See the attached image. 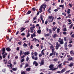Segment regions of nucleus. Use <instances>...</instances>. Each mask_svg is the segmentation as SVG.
<instances>
[{
  "label": "nucleus",
  "instance_id": "1",
  "mask_svg": "<svg viewBox=\"0 0 74 74\" xmlns=\"http://www.w3.org/2000/svg\"><path fill=\"white\" fill-rule=\"evenodd\" d=\"M58 42H59L60 44H59L58 42H57L56 43V49H58L60 47V44L62 45L64 44V42L63 41V39H61V38H60L59 39Z\"/></svg>",
  "mask_w": 74,
  "mask_h": 74
},
{
  "label": "nucleus",
  "instance_id": "2",
  "mask_svg": "<svg viewBox=\"0 0 74 74\" xmlns=\"http://www.w3.org/2000/svg\"><path fill=\"white\" fill-rule=\"evenodd\" d=\"M44 6L45 8H47V5L46 4H42V5H41L40 8L39 9V10H40L39 12H40V13H41V12H42V8H43Z\"/></svg>",
  "mask_w": 74,
  "mask_h": 74
},
{
  "label": "nucleus",
  "instance_id": "3",
  "mask_svg": "<svg viewBox=\"0 0 74 74\" xmlns=\"http://www.w3.org/2000/svg\"><path fill=\"white\" fill-rule=\"evenodd\" d=\"M55 48L52 49V53H54L55 54H56V56L58 57V53H56V51H55Z\"/></svg>",
  "mask_w": 74,
  "mask_h": 74
},
{
  "label": "nucleus",
  "instance_id": "4",
  "mask_svg": "<svg viewBox=\"0 0 74 74\" xmlns=\"http://www.w3.org/2000/svg\"><path fill=\"white\" fill-rule=\"evenodd\" d=\"M1 51H2L3 52L2 53V55H4L5 53V49L4 48H3L1 49Z\"/></svg>",
  "mask_w": 74,
  "mask_h": 74
},
{
  "label": "nucleus",
  "instance_id": "5",
  "mask_svg": "<svg viewBox=\"0 0 74 74\" xmlns=\"http://www.w3.org/2000/svg\"><path fill=\"white\" fill-rule=\"evenodd\" d=\"M62 63H61V64L58 65L57 66V68H59V69H62Z\"/></svg>",
  "mask_w": 74,
  "mask_h": 74
},
{
  "label": "nucleus",
  "instance_id": "6",
  "mask_svg": "<svg viewBox=\"0 0 74 74\" xmlns=\"http://www.w3.org/2000/svg\"><path fill=\"white\" fill-rule=\"evenodd\" d=\"M44 60L41 61L40 66H42V65H44Z\"/></svg>",
  "mask_w": 74,
  "mask_h": 74
},
{
  "label": "nucleus",
  "instance_id": "7",
  "mask_svg": "<svg viewBox=\"0 0 74 74\" xmlns=\"http://www.w3.org/2000/svg\"><path fill=\"white\" fill-rule=\"evenodd\" d=\"M45 50H46L45 49H43L41 51V53L42 55H43V56H44V55H45V53L44 52V51Z\"/></svg>",
  "mask_w": 74,
  "mask_h": 74
},
{
  "label": "nucleus",
  "instance_id": "8",
  "mask_svg": "<svg viewBox=\"0 0 74 74\" xmlns=\"http://www.w3.org/2000/svg\"><path fill=\"white\" fill-rule=\"evenodd\" d=\"M33 64L35 66H38V63L37 62H36V61H35L34 62H33Z\"/></svg>",
  "mask_w": 74,
  "mask_h": 74
},
{
  "label": "nucleus",
  "instance_id": "9",
  "mask_svg": "<svg viewBox=\"0 0 74 74\" xmlns=\"http://www.w3.org/2000/svg\"><path fill=\"white\" fill-rule=\"evenodd\" d=\"M50 10H51V7H50L47 10L48 12H49V14H51V12Z\"/></svg>",
  "mask_w": 74,
  "mask_h": 74
},
{
  "label": "nucleus",
  "instance_id": "10",
  "mask_svg": "<svg viewBox=\"0 0 74 74\" xmlns=\"http://www.w3.org/2000/svg\"><path fill=\"white\" fill-rule=\"evenodd\" d=\"M65 71H66V69L64 68L61 71V73H64V72H65Z\"/></svg>",
  "mask_w": 74,
  "mask_h": 74
},
{
  "label": "nucleus",
  "instance_id": "11",
  "mask_svg": "<svg viewBox=\"0 0 74 74\" xmlns=\"http://www.w3.org/2000/svg\"><path fill=\"white\" fill-rule=\"evenodd\" d=\"M41 29H38L37 31V33H38V34H41Z\"/></svg>",
  "mask_w": 74,
  "mask_h": 74
},
{
  "label": "nucleus",
  "instance_id": "12",
  "mask_svg": "<svg viewBox=\"0 0 74 74\" xmlns=\"http://www.w3.org/2000/svg\"><path fill=\"white\" fill-rule=\"evenodd\" d=\"M6 50L8 52V51H10H10H11V49L10 48L7 47L6 48Z\"/></svg>",
  "mask_w": 74,
  "mask_h": 74
},
{
  "label": "nucleus",
  "instance_id": "13",
  "mask_svg": "<svg viewBox=\"0 0 74 74\" xmlns=\"http://www.w3.org/2000/svg\"><path fill=\"white\" fill-rule=\"evenodd\" d=\"M74 63H73V62H71L69 64V67H73V66H74Z\"/></svg>",
  "mask_w": 74,
  "mask_h": 74
},
{
  "label": "nucleus",
  "instance_id": "14",
  "mask_svg": "<svg viewBox=\"0 0 74 74\" xmlns=\"http://www.w3.org/2000/svg\"><path fill=\"white\" fill-rule=\"evenodd\" d=\"M53 38H55L56 37H58V35H57V34H54L53 36Z\"/></svg>",
  "mask_w": 74,
  "mask_h": 74
},
{
  "label": "nucleus",
  "instance_id": "15",
  "mask_svg": "<svg viewBox=\"0 0 74 74\" xmlns=\"http://www.w3.org/2000/svg\"><path fill=\"white\" fill-rule=\"evenodd\" d=\"M67 42H65L64 44V46L65 48H67Z\"/></svg>",
  "mask_w": 74,
  "mask_h": 74
},
{
  "label": "nucleus",
  "instance_id": "16",
  "mask_svg": "<svg viewBox=\"0 0 74 74\" xmlns=\"http://www.w3.org/2000/svg\"><path fill=\"white\" fill-rule=\"evenodd\" d=\"M37 40V39L36 38H34L33 39V40H32V41H35V42H36Z\"/></svg>",
  "mask_w": 74,
  "mask_h": 74
},
{
  "label": "nucleus",
  "instance_id": "17",
  "mask_svg": "<svg viewBox=\"0 0 74 74\" xmlns=\"http://www.w3.org/2000/svg\"><path fill=\"white\" fill-rule=\"evenodd\" d=\"M53 55L54 56H55V55L56 54H55V53H52L50 54L49 56H52Z\"/></svg>",
  "mask_w": 74,
  "mask_h": 74
},
{
  "label": "nucleus",
  "instance_id": "18",
  "mask_svg": "<svg viewBox=\"0 0 74 74\" xmlns=\"http://www.w3.org/2000/svg\"><path fill=\"white\" fill-rule=\"evenodd\" d=\"M24 54L25 55H29L30 53H29V51H28L27 52H25Z\"/></svg>",
  "mask_w": 74,
  "mask_h": 74
},
{
  "label": "nucleus",
  "instance_id": "19",
  "mask_svg": "<svg viewBox=\"0 0 74 74\" xmlns=\"http://www.w3.org/2000/svg\"><path fill=\"white\" fill-rule=\"evenodd\" d=\"M71 10L70 9H68L67 11V13L68 14L70 13V11Z\"/></svg>",
  "mask_w": 74,
  "mask_h": 74
},
{
  "label": "nucleus",
  "instance_id": "20",
  "mask_svg": "<svg viewBox=\"0 0 74 74\" xmlns=\"http://www.w3.org/2000/svg\"><path fill=\"white\" fill-rule=\"evenodd\" d=\"M51 36V34L49 33L48 34H46L45 35V37H48V36Z\"/></svg>",
  "mask_w": 74,
  "mask_h": 74
},
{
  "label": "nucleus",
  "instance_id": "21",
  "mask_svg": "<svg viewBox=\"0 0 74 74\" xmlns=\"http://www.w3.org/2000/svg\"><path fill=\"white\" fill-rule=\"evenodd\" d=\"M54 65L53 64H51L49 66V68H53Z\"/></svg>",
  "mask_w": 74,
  "mask_h": 74
},
{
  "label": "nucleus",
  "instance_id": "22",
  "mask_svg": "<svg viewBox=\"0 0 74 74\" xmlns=\"http://www.w3.org/2000/svg\"><path fill=\"white\" fill-rule=\"evenodd\" d=\"M26 71H30V68H27L26 69Z\"/></svg>",
  "mask_w": 74,
  "mask_h": 74
},
{
  "label": "nucleus",
  "instance_id": "23",
  "mask_svg": "<svg viewBox=\"0 0 74 74\" xmlns=\"http://www.w3.org/2000/svg\"><path fill=\"white\" fill-rule=\"evenodd\" d=\"M34 54L35 56H37L38 55V53L37 52H35L34 53Z\"/></svg>",
  "mask_w": 74,
  "mask_h": 74
},
{
  "label": "nucleus",
  "instance_id": "24",
  "mask_svg": "<svg viewBox=\"0 0 74 74\" xmlns=\"http://www.w3.org/2000/svg\"><path fill=\"white\" fill-rule=\"evenodd\" d=\"M12 70L13 71H16V70H17V68H13L12 69Z\"/></svg>",
  "mask_w": 74,
  "mask_h": 74
},
{
  "label": "nucleus",
  "instance_id": "25",
  "mask_svg": "<svg viewBox=\"0 0 74 74\" xmlns=\"http://www.w3.org/2000/svg\"><path fill=\"white\" fill-rule=\"evenodd\" d=\"M50 48L51 49H54V47L53 46V45H51L50 46Z\"/></svg>",
  "mask_w": 74,
  "mask_h": 74
},
{
  "label": "nucleus",
  "instance_id": "26",
  "mask_svg": "<svg viewBox=\"0 0 74 74\" xmlns=\"http://www.w3.org/2000/svg\"><path fill=\"white\" fill-rule=\"evenodd\" d=\"M31 12H32L30 10L28 11V12L27 13V15H29V14H30Z\"/></svg>",
  "mask_w": 74,
  "mask_h": 74
},
{
  "label": "nucleus",
  "instance_id": "27",
  "mask_svg": "<svg viewBox=\"0 0 74 74\" xmlns=\"http://www.w3.org/2000/svg\"><path fill=\"white\" fill-rule=\"evenodd\" d=\"M57 28V27H54L52 29V30L53 31H55V30H56V29Z\"/></svg>",
  "mask_w": 74,
  "mask_h": 74
},
{
  "label": "nucleus",
  "instance_id": "28",
  "mask_svg": "<svg viewBox=\"0 0 74 74\" xmlns=\"http://www.w3.org/2000/svg\"><path fill=\"white\" fill-rule=\"evenodd\" d=\"M49 33L50 34H52V30H51V29H49Z\"/></svg>",
  "mask_w": 74,
  "mask_h": 74
},
{
  "label": "nucleus",
  "instance_id": "29",
  "mask_svg": "<svg viewBox=\"0 0 74 74\" xmlns=\"http://www.w3.org/2000/svg\"><path fill=\"white\" fill-rule=\"evenodd\" d=\"M73 57H70V58L68 59V60L70 61L73 60Z\"/></svg>",
  "mask_w": 74,
  "mask_h": 74
},
{
  "label": "nucleus",
  "instance_id": "30",
  "mask_svg": "<svg viewBox=\"0 0 74 74\" xmlns=\"http://www.w3.org/2000/svg\"><path fill=\"white\" fill-rule=\"evenodd\" d=\"M28 45L27 44H26V43H24L23 45V46L24 47H27Z\"/></svg>",
  "mask_w": 74,
  "mask_h": 74
},
{
  "label": "nucleus",
  "instance_id": "31",
  "mask_svg": "<svg viewBox=\"0 0 74 74\" xmlns=\"http://www.w3.org/2000/svg\"><path fill=\"white\" fill-rule=\"evenodd\" d=\"M53 69V68H52L51 70H52V71H53L54 70H56V69H58V68H54Z\"/></svg>",
  "mask_w": 74,
  "mask_h": 74
},
{
  "label": "nucleus",
  "instance_id": "32",
  "mask_svg": "<svg viewBox=\"0 0 74 74\" xmlns=\"http://www.w3.org/2000/svg\"><path fill=\"white\" fill-rule=\"evenodd\" d=\"M20 56H22V52H23V51H22V50L21 51H20Z\"/></svg>",
  "mask_w": 74,
  "mask_h": 74
},
{
  "label": "nucleus",
  "instance_id": "33",
  "mask_svg": "<svg viewBox=\"0 0 74 74\" xmlns=\"http://www.w3.org/2000/svg\"><path fill=\"white\" fill-rule=\"evenodd\" d=\"M28 66H29V64H26L25 66L24 69H25V68H26V67H28Z\"/></svg>",
  "mask_w": 74,
  "mask_h": 74
},
{
  "label": "nucleus",
  "instance_id": "34",
  "mask_svg": "<svg viewBox=\"0 0 74 74\" xmlns=\"http://www.w3.org/2000/svg\"><path fill=\"white\" fill-rule=\"evenodd\" d=\"M64 40L65 41H67V37H64Z\"/></svg>",
  "mask_w": 74,
  "mask_h": 74
},
{
  "label": "nucleus",
  "instance_id": "35",
  "mask_svg": "<svg viewBox=\"0 0 74 74\" xmlns=\"http://www.w3.org/2000/svg\"><path fill=\"white\" fill-rule=\"evenodd\" d=\"M70 53L71 55H73H73H74V53L72 51H70Z\"/></svg>",
  "mask_w": 74,
  "mask_h": 74
},
{
  "label": "nucleus",
  "instance_id": "36",
  "mask_svg": "<svg viewBox=\"0 0 74 74\" xmlns=\"http://www.w3.org/2000/svg\"><path fill=\"white\" fill-rule=\"evenodd\" d=\"M73 25L72 24H71L69 27V28H70L71 29V28H72V27H73Z\"/></svg>",
  "mask_w": 74,
  "mask_h": 74
},
{
  "label": "nucleus",
  "instance_id": "37",
  "mask_svg": "<svg viewBox=\"0 0 74 74\" xmlns=\"http://www.w3.org/2000/svg\"><path fill=\"white\" fill-rule=\"evenodd\" d=\"M3 56V59H4V58H5L6 57V56L5 55V54H3V55L2 56Z\"/></svg>",
  "mask_w": 74,
  "mask_h": 74
},
{
  "label": "nucleus",
  "instance_id": "38",
  "mask_svg": "<svg viewBox=\"0 0 74 74\" xmlns=\"http://www.w3.org/2000/svg\"><path fill=\"white\" fill-rule=\"evenodd\" d=\"M60 29L59 28L57 29V32L58 33H59V32H60Z\"/></svg>",
  "mask_w": 74,
  "mask_h": 74
},
{
  "label": "nucleus",
  "instance_id": "39",
  "mask_svg": "<svg viewBox=\"0 0 74 74\" xmlns=\"http://www.w3.org/2000/svg\"><path fill=\"white\" fill-rule=\"evenodd\" d=\"M30 34H27V37L28 38L30 36Z\"/></svg>",
  "mask_w": 74,
  "mask_h": 74
},
{
  "label": "nucleus",
  "instance_id": "40",
  "mask_svg": "<svg viewBox=\"0 0 74 74\" xmlns=\"http://www.w3.org/2000/svg\"><path fill=\"white\" fill-rule=\"evenodd\" d=\"M24 58L21 59V63H22V62H24Z\"/></svg>",
  "mask_w": 74,
  "mask_h": 74
},
{
  "label": "nucleus",
  "instance_id": "41",
  "mask_svg": "<svg viewBox=\"0 0 74 74\" xmlns=\"http://www.w3.org/2000/svg\"><path fill=\"white\" fill-rule=\"evenodd\" d=\"M18 44H19V45H22V42L21 41L18 42Z\"/></svg>",
  "mask_w": 74,
  "mask_h": 74
},
{
  "label": "nucleus",
  "instance_id": "42",
  "mask_svg": "<svg viewBox=\"0 0 74 74\" xmlns=\"http://www.w3.org/2000/svg\"><path fill=\"white\" fill-rule=\"evenodd\" d=\"M26 74V72L25 71H23L21 72V74Z\"/></svg>",
  "mask_w": 74,
  "mask_h": 74
},
{
  "label": "nucleus",
  "instance_id": "43",
  "mask_svg": "<svg viewBox=\"0 0 74 74\" xmlns=\"http://www.w3.org/2000/svg\"><path fill=\"white\" fill-rule=\"evenodd\" d=\"M25 29H26V28H23V29L21 31V32H23V31H24V30H25Z\"/></svg>",
  "mask_w": 74,
  "mask_h": 74
},
{
  "label": "nucleus",
  "instance_id": "44",
  "mask_svg": "<svg viewBox=\"0 0 74 74\" xmlns=\"http://www.w3.org/2000/svg\"><path fill=\"white\" fill-rule=\"evenodd\" d=\"M40 18L41 21H42V20H43V19H43V18H42V15L40 16Z\"/></svg>",
  "mask_w": 74,
  "mask_h": 74
},
{
  "label": "nucleus",
  "instance_id": "45",
  "mask_svg": "<svg viewBox=\"0 0 74 74\" xmlns=\"http://www.w3.org/2000/svg\"><path fill=\"white\" fill-rule=\"evenodd\" d=\"M29 57L28 56L27 58H26V61L27 62L29 61Z\"/></svg>",
  "mask_w": 74,
  "mask_h": 74
},
{
  "label": "nucleus",
  "instance_id": "46",
  "mask_svg": "<svg viewBox=\"0 0 74 74\" xmlns=\"http://www.w3.org/2000/svg\"><path fill=\"white\" fill-rule=\"evenodd\" d=\"M9 64H10V66L11 67V68H12V64H11V63H9Z\"/></svg>",
  "mask_w": 74,
  "mask_h": 74
},
{
  "label": "nucleus",
  "instance_id": "47",
  "mask_svg": "<svg viewBox=\"0 0 74 74\" xmlns=\"http://www.w3.org/2000/svg\"><path fill=\"white\" fill-rule=\"evenodd\" d=\"M62 14L63 15H64L65 16H66V13H62Z\"/></svg>",
  "mask_w": 74,
  "mask_h": 74
},
{
  "label": "nucleus",
  "instance_id": "48",
  "mask_svg": "<svg viewBox=\"0 0 74 74\" xmlns=\"http://www.w3.org/2000/svg\"><path fill=\"white\" fill-rule=\"evenodd\" d=\"M66 30H67V29H66V28H65L63 29V31L64 32H66Z\"/></svg>",
  "mask_w": 74,
  "mask_h": 74
},
{
  "label": "nucleus",
  "instance_id": "49",
  "mask_svg": "<svg viewBox=\"0 0 74 74\" xmlns=\"http://www.w3.org/2000/svg\"><path fill=\"white\" fill-rule=\"evenodd\" d=\"M25 34L24 33H23L21 34V36H25Z\"/></svg>",
  "mask_w": 74,
  "mask_h": 74
},
{
  "label": "nucleus",
  "instance_id": "50",
  "mask_svg": "<svg viewBox=\"0 0 74 74\" xmlns=\"http://www.w3.org/2000/svg\"><path fill=\"white\" fill-rule=\"evenodd\" d=\"M42 55L40 53L39 55V58H41V56H42Z\"/></svg>",
  "mask_w": 74,
  "mask_h": 74
},
{
  "label": "nucleus",
  "instance_id": "51",
  "mask_svg": "<svg viewBox=\"0 0 74 74\" xmlns=\"http://www.w3.org/2000/svg\"><path fill=\"white\" fill-rule=\"evenodd\" d=\"M63 34L64 35H66V34H67V32H63Z\"/></svg>",
  "mask_w": 74,
  "mask_h": 74
},
{
  "label": "nucleus",
  "instance_id": "52",
  "mask_svg": "<svg viewBox=\"0 0 74 74\" xmlns=\"http://www.w3.org/2000/svg\"><path fill=\"white\" fill-rule=\"evenodd\" d=\"M45 25H47L48 24V21L47 20L45 21Z\"/></svg>",
  "mask_w": 74,
  "mask_h": 74
},
{
  "label": "nucleus",
  "instance_id": "53",
  "mask_svg": "<svg viewBox=\"0 0 74 74\" xmlns=\"http://www.w3.org/2000/svg\"><path fill=\"white\" fill-rule=\"evenodd\" d=\"M32 10L33 11H36V9L34 8H32Z\"/></svg>",
  "mask_w": 74,
  "mask_h": 74
},
{
  "label": "nucleus",
  "instance_id": "54",
  "mask_svg": "<svg viewBox=\"0 0 74 74\" xmlns=\"http://www.w3.org/2000/svg\"><path fill=\"white\" fill-rule=\"evenodd\" d=\"M34 60H37V59H38V58H37V56H36L35 58H34Z\"/></svg>",
  "mask_w": 74,
  "mask_h": 74
},
{
  "label": "nucleus",
  "instance_id": "55",
  "mask_svg": "<svg viewBox=\"0 0 74 74\" xmlns=\"http://www.w3.org/2000/svg\"><path fill=\"white\" fill-rule=\"evenodd\" d=\"M57 60H58L57 58H55L53 59V61L54 62H56L57 61Z\"/></svg>",
  "mask_w": 74,
  "mask_h": 74
},
{
  "label": "nucleus",
  "instance_id": "56",
  "mask_svg": "<svg viewBox=\"0 0 74 74\" xmlns=\"http://www.w3.org/2000/svg\"><path fill=\"white\" fill-rule=\"evenodd\" d=\"M52 16H49V18L50 19H52Z\"/></svg>",
  "mask_w": 74,
  "mask_h": 74
},
{
  "label": "nucleus",
  "instance_id": "57",
  "mask_svg": "<svg viewBox=\"0 0 74 74\" xmlns=\"http://www.w3.org/2000/svg\"><path fill=\"white\" fill-rule=\"evenodd\" d=\"M59 7H64V5H59Z\"/></svg>",
  "mask_w": 74,
  "mask_h": 74
},
{
  "label": "nucleus",
  "instance_id": "58",
  "mask_svg": "<svg viewBox=\"0 0 74 74\" xmlns=\"http://www.w3.org/2000/svg\"><path fill=\"white\" fill-rule=\"evenodd\" d=\"M16 50H17V51H19V47H18L17 48H16Z\"/></svg>",
  "mask_w": 74,
  "mask_h": 74
},
{
  "label": "nucleus",
  "instance_id": "59",
  "mask_svg": "<svg viewBox=\"0 0 74 74\" xmlns=\"http://www.w3.org/2000/svg\"><path fill=\"white\" fill-rule=\"evenodd\" d=\"M69 5L71 7H72V5L71 4L69 3Z\"/></svg>",
  "mask_w": 74,
  "mask_h": 74
},
{
  "label": "nucleus",
  "instance_id": "60",
  "mask_svg": "<svg viewBox=\"0 0 74 74\" xmlns=\"http://www.w3.org/2000/svg\"><path fill=\"white\" fill-rule=\"evenodd\" d=\"M67 57L69 58H70V57H71V56H70V55H69L67 56Z\"/></svg>",
  "mask_w": 74,
  "mask_h": 74
},
{
  "label": "nucleus",
  "instance_id": "61",
  "mask_svg": "<svg viewBox=\"0 0 74 74\" xmlns=\"http://www.w3.org/2000/svg\"><path fill=\"white\" fill-rule=\"evenodd\" d=\"M33 46L31 45L30 47L31 49H33Z\"/></svg>",
  "mask_w": 74,
  "mask_h": 74
},
{
  "label": "nucleus",
  "instance_id": "62",
  "mask_svg": "<svg viewBox=\"0 0 74 74\" xmlns=\"http://www.w3.org/2000/svg\"><path fill=\"white\" fill-rule=\"evenodd\" d=\"M71 37H72V38H74V34H72L71 36Z\"/></svg>",
  "mask_w": 74,
  "mask_h": 74
},
{
  "label": "nucleus",
  "instance_id": "63",
  "mask_svg": "<svg viewBox=\"0 0 74 74\" xmlns=\"http://www.w3.org/2000/svg\"><path fill=\"white\" fill-rule=\"evenodd\" d=\"M72 45H71L70 44H69V47H72Z\"/></svg>",
  "mask_w": 74,
  "mask_h": 74
},
{
  "label": "nucleus",
  "instance_id": "64",
  "mask_svg": "<svg viewBox=\"0 0 74 74\" xmlns=\"http://www.w3.org/2000/svg\"><path fill=\"white\" fill-rule=\"evenodd\" d=\"M34 37V36L32 34H31V38H33Z\"/></svg>",
  "mask_w": 74,
  "mask_h": 74
}]
</instances>
